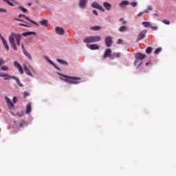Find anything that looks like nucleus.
Segmentation results:
<instances>
[{
    "mask_svg": "<svg viewBox=\"0 0 176 176\" xmlns=\"http://www.w3.org/2000/svg\"><path fill=\"white\" fill-rule=\"evenodd\" d=\"M14 38L16 40L17 45H16V43L14 42ZM8 39H9V42L10 43L11 47H12L14 50L17 51V46H20V41H21V34L12 32L10 35Z\"/></svg>",
    "mask_w": 176,
    "mask_h": 176,
    "instance_id": "obj_1",
    "label": "nucleus"
},
{
    "mask_svg": "<svg viewBox=\"0 0 176 176\" xmlns=\"http://www.w3.org/2000/svg\"><path fill=\"white\" fill-rule=\"evenodd\" d=\"M59 75L60 76V78L62 80L66 82V83H70L72 85H78V83H79V81L78 80H80V78L78 77L68 76L61 74H59Z\"/></svg>",
    "mask_w": 176,
    "mask_h": 176,
    "instance_id": "obj_2",
    "label": "nucleus"
},
{
    "mask_svg": "<svg viewBox=\"0 0 176 176\" xmlns=\"http://www.w3.org/2000/svg\"><path fill=\"white\" fill-rule=\"evenodd\" d=\"M100 41H101V37H100L99 36H89L85 38L83 40V42L85 43H94L96 42H100Z\"/></svg>",
    "mask_w": 176,
    "mask_h": 176,
    "instance_id": "obj_3",
    "label": "nucleus"
},
{
    "mask_svg": "<svg viewBox=\"0 0 176 176\" xmlns=\"http://www.w3.org/2000/svg\"><path fill=\"white\" fill-rule=\"evenodd\" d=\"M5 100L7 103V105H8L9 109H13V108H14V104H16V102H17V98L14 97L12 98V100H10V98L6 96L5 97Z\"/></svg>",
    "mask_w": 176,
    "mask_h": 176,
    "instance_id": "obj_4",
    "label": "nucleus"
},
{
    "mask_svg": "<svg viewBox=\"0 0 176 176\" xmlns=\"http://www.w3.org/2000/svg\"><path fill=\"white\" fill-rule=\"evenodd\" d=\"M145 57H146V56L145 54H143L142 53H138L135 55V62H134V65H137V64H138V63L140 62V60L141 61H142V60H144V58H145Z\"/></svg>",
    "mask_w": 176,
    "mask_h": 176,
    "instance_id": "obj_5",
    "label": "nucleus"
},
{
    "mask_svg": "<svg viewBox=\"0 0 176 176\" xmlns=\"http://www.w3.org/2000/svg\"><path fill=\"white\" fill-rule=\"evenodd\" d=\"M104 43L107 47H111L113 44V38H112V36H106Z\"/></svg>",
    "mask_w": 176,
    "mask_h": 176,
    "instance_id": "obj_6",
    "label": "nucleus"
},
{
    "mask_svg": "<svg viewBox=\"0 0 176 176\" xmlns=\"http://www.w3.org/2000/svg\"><path fill=\"white\" fill-rule=\"evenodd\" d=\"M87 3H89V0H78V7L80 9H86Z\"/></svg>",
    "mask_w": 176,
    "mask_h": 176,
    "instance_id": "obj_7",
    "label": "nucleus"
},
{
    "mask_svg": "<svg viewBox=\"0 0 176 176\" xmlns=\"http://www.w3.org/2000/svg\"><path fill=\"white\" fill-rule=\"evenodd\" d=\"M91 8H94V9H98V10H100V12H105V9L102 6H100L97 1H94L91 5Z\"/></svg>",
    "mask_w": 176,
    "mask_h": 176,
    "instance_id": "obj_8",
    "label": "nucleus"
},
{
    "mask_svg": "<svg viewBox=\"0 0 176 176\" xmlns=\"http://www.w3.org/2000/svg\"><path fill=\"white\" fill-rule=\"evenodd\" d=\"M13 64H14V67L16 68L18 71H19L21 75H23V74H24V70L23 69V67H21V65H20V63H19V62L17 61H14Z\"/></svg>",
    "mask_w": 176,
    "mask_h": 176,
    "instance_id": "obj_9",
    "label": "nucleus"
},
{
    "mask_svg": "<svg viewBox=\"0 0 176 176\" xmlns=\"http://www.w3.org/2000/svg\"><path fill=\"white\" fill-rule=\"evenodd\" d=\"M19 17H23L24 19H25V20H28V21H30V23H32V24H34V25H36L37 27H39V24H38V23L34 21L33 20H32L31 19H30V17L25 16V14H19Z\"/></svg>",
    "mask_w": 176,
    "mask_h": 176,
    "instance_id": "obj_10",
    "label": "nucleus"
},
{
    "mask_svg": "<svg viewBox=\"0 0 176 176\" xmlns=\"http://www.w3.org/2000/svg\"><path fill=\"white\" fill-rule=\"evenodd\" d=\"M146 30H144L139 33V35L136 39L137 42H139V41H142V39H144V37L146 34Z\"/></svg>",
    "mask_w": 176,
    "mask_h": 176,
    "instance_id": "obj_11",
    "label": "nucleus"
},
{
    "mask_svg": "<svg viewBox=\"0 0 176 176\" xmlns=\"http://www.w3.org/2000/svg\"><path fill=\"white\" fill-rule=\"evenodd\" d=\"M111 53H112V50H111L110 48H107L105 52H104V58H107V57H109L110 58H113V56H111Z\"/></svg>",
    "mask_w": 176,
    "mask_h": 176,
    "instance_id": "obj_12",
    "label": "nucleus"
},
{
    "mask_svg": "<svg viewBox=\"0 0 176 176\" xmlns=\"http://www.w3.org/2000/svg\"><path fill=\"white\" fill-rule=\"evenodd\" d=\"M55 31L56 32V34H58V35H64L65 31L64 30V29L63 28H60L58 26H57L55 28Z\"/></svg>",
    "mask_w": 176,
    "mask_h": 176,
    "instance_id": "obj_13",
    "label": "nucleus"
},
{
    "mask_svg": "<svg viewBox=\"0 0 176 176\" xmlns=\"http://www.w3.org/2000/svg\"><path fill=\"white\" fill-rule=\"evenodd\" d=\"M0 38L2 40V42H3L5 49L7 51H9V45H8V42H6V40H5V38H3V36H2V34H0Z\"/></svg>",
    "mask_w": 176,
    "mask_h": 176,
    "instance_id": "obj_14",
    "label": "nucleus"
},
{
    "mask_svg": "<svg viewBox=\"0 0 176 176\" xmlns=\"http://www.w3.org/2000/svg\"><path fill=\"white\" fill-rule=\"evenodd\" d=\"M87 46L90 49V50H98V49H100V47L97 44H87Z\"/></svg>",
    "mask_w": 176,
    "mask_h": 176,
    "instance_id": "obj_15",
    "label": "nucleus"
},
{
    "mask_svg": "<svg viewBox=\"0 0 176 176\" xmlns=\"http://www.w3.org/2000/svg\"><path fill=\"white\" fill-rule=\"evenodd\" d=\"M45 59L47 60V61L51 64L52 65H53L54 67V68H56V69H58V71H61V69H60V67H58L57 65H56V63H54L52 60H50V58H49V57L45 56Z\"/></svg>",
    "mask_w": 176,
    "mask_h": 176,
    "instance_id": "obj_16",
    "label": "nucleus"
},
{
    "mask_svg": "<svg viewBox=\"0 0 176 176\" xmlns=\"http://www.w3.org/2000/svg\"><path fill=\"white\" fill-rule=\"evenodd\" d=\"M103 6L104 9L107 11L111 10V8H112V5L110 3H108L107 1L103 3Z\"/></svg>",
    "mask_w": 176,
    "mask_h": 176,
    "instance_id": "obj_17",
    "label": "nucleus"
},
{
    "mask_svg": "<svg viewBox=\"0 0 176 176\" xmlns=\"http://www.w3.org/2000/svg\"><path fill=\"white\" fill-rule=\"evenodd\" d=\"M13 76H11L9 74H0V78H4V80H9V79H10V78H12Z\"/></svg>",
    "mask_w": 176,
    "mask_h": 176,
    "instance_id": "obj_18",
    "label": "nucleus"
},
{
    "mask_svg": "<svg viewBox=\"0 0 176 176\" xmlns=\"http://www.w3.org/2000/svg\"><path fill=\"white\" fill-rule=\"evenodd\" d=\"M23 68H24V71H25V74H26V75H28V76L32 77V73H31V71H30V70L28 69V68L27 67V66L24 65Z\"/></svg>",
    "mask_w": 176,
    "mask_h": 176,
    "instance_id": "obj_19",
    "label": "nucleus"
},
{
    "mask_svg": "<svg viewBox=\"0 0 176 176\" xmlns=\"http://www.w3.org/2000/svg\"><path fill=\"white\" fill-rule=\"evenodd\" d=\"M36 32H25L22 33L23 36H28L29 35H36Z\"/></svg>",
    "mask_w": 176,
    "mask_h": 176,
    "instance_id": "obj_20",
    "label": "nucleus"
},
{
    "mask_svg": "<svg viewBox=\"0 0 176 176\" xmlns=\"http://www.w3.org/2000/svg\"><path fill=\"white\" fill-rule=\"evenodd\" d=\"M126 5H130V1L124 0L120 3V6L123 8L124 6H126Z\"/></svg>",
    "mask_w": 176,
    "mask_h": 176,
    "instance_id": "obj_21",
    "label": "nucleus"
},
{
    "mask_svg": "<svg viewBox=\"0 0 176 176\" xmlns=\"http://www.w3.org/2000/svg\"><path fill=\"white\" fill-rule=\"evenodd\" d=\"M12 79H14V80H16L17 85H19L20 87H23V83H21V82L20 81V79L17 78V77H16V76H12Z\"/></svg>",
    "mask_w": 176,
    "mask_h": 176,
    "instance_id": "obj_22",
    "label": "nucleus"
},
{
    "mask_svg": "<svg viewBox=\"0 0 176 176\" xmlns=\"http://www.w3.org/2000/svg\"><path fill=\"white\" fill-rule=\"evenodd\" d=\"M142 24L144 27V28H148V27H151V25H152V23L148 21H143Z\"/></svg>",
    "mask_w": 176,
    "mask_h": 176,
    "instance_id": "obj_23",
    "label": "nucleus"
},
{
    "mask_svg": "<svg viewBox=\"0 0 176 176\" xmlns=\"http://www.w3.org/2000/svg\"><path fill=\"white\" fill-rule=\"evenodd\" d=\"M31 103H28L26 106V111H25V113H31Z\"/></svg>",
    "mask_w": 176,
    "mask_h": 176,
    "instance_id": "obj_24",
    "label": "nucleus"
},
{
    "mask_svg": "<svg viewBox=\"0 0 176 176\" xmlns=\"http://www.w3.org/2000/svg\"><path fill=\"white\" fill-rule=\"evenodd\" d=\"M23 53L29 60H32V56H31V54H30L27 50H24Z\"/></svg>",
    "mask_w": 176,
    "mask_h": 176,
    "instance_id": "obj_25",
    "label": "nucleus"
},
{
    "mask_svg": "<svg viewBox=\"0 0 176 176\" xmlns=\"http://www.w3.org/2000/svg\"><path fill=\"white\" fill-rule=\"evenodd\" d=\"M58 63H59V64H61L62 65H68V63L65 60H61V59H56Z\"/></svg>",
    "mask_w": 176,
    "mask_h": 176,
    "instance_id": "obj_26",
    "label": "nucleus"
},
{
    "mask_svg": "<svg viewBox=\"0 0 176 176\" xmlns=\"http://www.w3.org/2000/svg\"><path fill=\"white\" fill-rule=\"evenodd\" d=\"M91 30H93L94 31H100V30H101V26H93L91 28Z\"/></svg>",
    "mask_w": 176,
    "mask_h": 176,
    "instance_id": "obj_27",
    "label": "nucleus"
},
{
    "mask_svg": "<svg viewBox=\"0 0 176 176\" xmlns=\"http://www.w3.org/2000/svg\"><path fill=\"white\" fill-rule=\"evenodd\" d=\"M120 32H124V31H127V27L126 26H121L119 28Z\"/></svg>",
    "mask_w": 176,
    "mask_h": 176,
    "instance_id": "obj_28",
    "label": "nucleus"
},
{
    "mask_svg": "<svg viewBox=\"0 0 176 176\" xmlns=\"http://www.w3.org/2000/svg\"><path fill=\"white\" fill-rule=\"evenodd\" d=\"M3 1L7 3V5H9V6H14V4H13V3L10 2L9 0H3Z\"/></svg>",
    "mask_w": 176,
    "mask_h": 176,
    "instance_id": "obj_29",
    "label": "nucleus"
},
{
    "mask_svg": "<svg viewBox=\"0 0 176 176\" xmlns=\"http://www.w3.org/2000/svg\"><path fill=\"white\" fill-rule=\"evenodd\" d=\"M18 9H19V10H21V12H23V13H26V12H28V10L23 6L18 7Z\"/></svg>",
    "mask_w": 176,
    "mask_h": 176,
    "instance_id": "obj_30",
    "label": "nucleus"
},
{
    "mask_svg": "<svg viewBox=\"0 0 176 176\" xmlns=\"http://www.w3.org/2000/svg\"><path fill=\"white\" fill-rule=\"evenodd\" d=\"M19 25H21V27H27L28 28H31V24L30 23H28V24L19 23Z\"/></svg>",
    "mask_w": 176,
    "mask_h": 176,
    "instance_id": "obj_31",
    "label": "nucleus"
},
{
    "mask_svg": "<svg viewBox=\"0 0 176 176\" xmlns=\"http://www.w3.org/2000/svg\"><path fill=\"white\" fill-rule=\"evenodd\" d=\"M146 53L147 54H151V53H152V47H148L146 49Z\"/></svg>",
    "mask_w": 176,
    "mask_h": 176,
    "instance_id": "obj_32",
    "label": "nucleus"
},
{
    "mask_svg": "<svg viewBox=\"0 0 176 176\" xmlns=\"http://www.w3.org/2000/svg\"><path fill=\"white\" fill-rule=\"evenodd\" d=\"M133 8H135V6H138V2L137 1H133L129 3Z\"/></svg>",
    "mask_w": 176,
    "mask_h": 176,
    "instance_id": "obj_33",
    "label": "nucleus"
},
{
    "mask_svg": "<svg viewBox=\"0 0 176 176\" xmlns=\"http://www.w3.org/2000/svg\"><path fill=\"white\" fill-rule=\"evenodd\" d=\"M0 69L1 71H9V67L7 66H2Z\"/></svg>",
    "mask_w": 176,
    "mask_h": 176,
    "instance_id": "obj_34",
    "label": "nucleus"
},
{
    "mask_svg": "<svg viewBox=\"0 0 176 176\" xmlns=\"http://www.w3.org/2000/svg\"><path fill=\"white\" fill-rule=\"evenodd\" d=\"M162 23H164V24H166V25H170V21L167 19L162 20Z\"/></svg>",
    "mask_w": 176,
    "mask_h": 176,
    "instance_id": "obj_35",
    "label": "nucleus"
},
{
    "mask_svg": "<svg viewBox=\"0 0 176 176\" xmlns=\"http://www.w3.org/2000/svg\"><path fill=\"white\" fill-rule=\"evenodd\" d=\"M160 52H162V48H157L155 50V52H154V53H155V54H159V53H160Z\"/></svg>",
    "mask_w": 176,
    "mask_h": 176,
    "instance_id": "obj_36",
    "label": "nucleus"
},
{
    "mask_svg": "<svg viewBox=\"0 0 176 176\" xmlns=\"http://www.w3.org/2000/svg\"><path fill=\"white\" fill-rule=\"evenodd\" d=\"M5 63H6L5 60L1 57H0V65H3V64Z\"/></svg>",
    "mask_w": 176,
    "mask_h": 176,
    "instance_id": "obj_37",
    "label": "nucleus"
},
{
    "mask_svg": "<svg viewBox=\"0 0 176 176\" xmlns=\"http://www.w3.org/2000/svg\"><path fill=\"white\" fill-rule=\"evenodd\" d=\"M113 56H116L117 58H120L121 54H120V52H117L116 54H113Z\"/></svg>",
    "mask_w": 176,
    "mask_h": 176,
    "instance_id": "obj_38",
    "label": "nucleus"
},
{
    "mask_svg": "<svg viewBox=\"0 0 176 176\" xmlns=\"http://www.w3.org/2000/svg\"><path fill=\"white\" fill-rule=\"evenodd\" d=\"M6 12H8L6 10V9H5V8H0V12H1V13H6Z\"/></svg>",
    "mask_w": 176,
    "mask_h": 176,
    "instance_id": "obj_39",
    "label": "nucleus"
},
{
    "mask_svg": "<svg viewBox=\"0 0 176 176\" xmlns=\"http://www.w3.org/2000/svg\"><path fill=\"white\" fill-rule=\"evenodd\" d=\"M151 30L153 31H157V26H151Z\"/></svg>",
    "mask_w": 176,
    "mask_h": 176,
    "instance_id": "obj_40",
    "label": "nucleus"
},
{
    "mask_svg": "<svg viewBox=\"0 0 176 176\" xmlns=\"http://www.w3.org/2000/svg\"><path fill=\"white\" fill-rule=\"evenodd\" d=\"M14 20H16V21H21L22 23H24V20L20 19L19 18H14Z\"/></svg>",
    "mask_w": 176,
    "mask_h": 176,
    "instance_id": "obj_41",
    "label": "nucleus"
},
{
    "mask_svg": "<svg viewBox=\"0 0 176 176\" xmlns=\"http://www.w3.org/2000/svg\"><path fill=\"white\" fill-rule=\"evenodd\" d=\"M92 13H94L95 14V16H98V12L96 11V10H94L92 11Z\"/></svg>",
    "mask_w": 176,
    "mask_h": 176,
    "instance_id": "obj_42",
    "label": "nucleus"
},
{
    "mask_svg": "<svg viewBox=\"0 0 176 176\" xmlns=\"http://www.w3.org/2000/svg\"><path fill=\"white\" fill-rule=\"evenodd\" d=\"M11 1H12V2H13L16 5H20V3L17 1H16V0H11Z\"/></svg>",
    "mask_w": 176,
    "mask_h": 176,
    "instance_id": "obj_43",
    "label": "nucleus"
},
{
    "mask_svg": "<svg viewBox=\"0 0 176 176\" xmlns=\"http://www.w3.org/2000/svg\"><path fill=\"white\" fill-rule=\"evenodd\" d=\"M39 23H40V24H41V25H45V19H43V20L41 21Z\"/></svg>",
    "mask_w": 176,
    "mask_h": 176,
    "instance_id": "obj_44",
    "label": "nucleus"
},
{
    "mask_svg": "<svg viewBox=\"0 0 176 176\" xmlns=\"http://www.w3.org/2000/svg\"><path fill=\"white\" fill-rule=\"evenodd\" d=\"M117 44H118V45L122 44V39H120V38L118 39V41H117Z\"/></svg>",
    "mask_w": 176,
    "mask_h": 176,
    "instance_id": "obj_45",
    "label": "nucleus"
},
{
    "mask_svg": "<svg viewBox=\"0 0 176 176\" xmlns=\"http://www.w3.org/2000/svg\"><path fill=\"white\" fill-rule=\"evenodd\" d=\"M152 6H147V10H148V11L149 12V10H152Z\"/></svg>",
    "mask_w": 176,
    "mask_h": 176,
    "instance_id": "obj_46",
    "label": "nucleus"
},
{
    "mask_svg": "<svg viewBox=\"0 0 176 176\" xmlns=\"http://www.w3.org/2000/svg\"><path fill=\"white\" fill-rule=\"evenodd\" d=\"M23 126H24V122H21L19 123V127H23Z\"/></svg>",
    "mask_w": 176,
    "mask_h": 176,
    "instance_id": "obj_47",
    "label": "nucleus"
},
{
    "mask_svg": "<svg viewBox=\"0 0 176 176\" xmlns=\"http://www.w3.org/2000/svg\"><path fill=\"white\" fill-rule=\"evenodd\" d=\"M143 14H144V12H139V13L138 14V17L141 16V15Z\"/></svg>",
    "mask_w": 176,
    "mask_h": 176,
    "instance_id": "obj_48",
    "label": "nucleus"
},
{
    "mask_svg": "<svg viewBox=\"0 0 176 176\" xmlns=\"http://www.w3.org/2000/svg\"><path fill=\"white\" fill-rule=\"evenodd\" d=\"M21 47H22V50H23V52H24V50H25V48L24 47V44H21Z\"/></svg>",
    "mask_w": 176,
    "mask_h": 176,
    "instance_id": "obj_49",
    "label": "nucleus"
},
{
    "mask_svg": "<svg viewBox=\"0 0 176 176\" xmlns=\"http://www.w3.org/2000/svg\"><path fill=\"white\" fill-rule=\"evenodd\" d=\"M47 26V20H45V27Z\"/></svg>",
    "mask_w": 176,
    "mask_h": 176,
    "instance_id": "obj_50",
    "label": "nucleus"
},
{
    "mask_svg": "<svg viewBox=\"0 0 176 176\" xmlns=\"http://www.w3.org/2000/svg\"><path fill=\"white\" fill-rule=\"evenodd\" d=\"M28 6H32V3H28Z\"/></svg>",
    "mask_w": 176,
    "mask_h": 176,
    "instance_id": "obj_51",
    "label": "nucleus"
},
{
    "mask_svg": "<svg viewBox=\"0 0 176 176\" xmlns=\"http://www.w3.org/2000/svg\"><path fill=\"white\" fill-rule=\"evenodd\" d=\"M144 13H149V11L146 9L144 10Z\"/></svg>",
    "mask_w": 176,
    "mask_h": 176,
    "instance_id": "obj_52",
    "label": "nucleus"
},
{
    "mask_svg": "<svg viewBox=\"0 0 176 176\" xmlns=\"http://www.w3.org/2000/svg\"><path fill=\"white\" fill-rule=\"evenodd\" d=\"M27 96H28V94L25 93V94H24V97H27Z\"/></svg>",
    "mask_w": 176,
    "mask_h": 176,
    "instance_id": "obj_53",
    "label": "nucleus"
},
{
    "mask_svg": "<svg viewBox=\"0 0 176 176\" xmlns=\"http://www.w3.org/2000/svg\"><path fill=\"white\" fill-rule=\"evenodd\" d=\"M141 65H142V62H140L138 67H141Z\"/></svg>",
    "mask_w": 176,
    "mask_h": 176,
    "instance_id": "obj_54",
    "label": "nucleus"
},
{
    "mask_svg": "<svg viewBox=\"0 0 176 176\" xmlns=\"http://www.w3.org/2000/svg\"><path fill=\"white\" fill-rule=\"evenodd\" d=\"M126 21H124L122 22V24H126Z\"/></svg>",
    "mask_w": 176,
    "mask_h": 176,
    "instance_id": "obj_55",
    "label": "nucleus"
},
{
    "mask_svg": "<svg viewBox=\"0 0 176 176\" xmlns=\"http://www.w3.org/2000/svg\"><path fill=\"white\" fill-rule=\"evenodd\" d=\"M149 64V62L146 63V65H148Z\"/></svg>",
    "mask_w": 176,
    "mask_h": 176,
    "instance_id": "obj_56",
    "label": "nucleus"
},
{
    "mask_svg": "<svg viewBox=\"0 0 176 176\" xmlns=\"http://www.w3.org/2000/svg\"><path fill=\"white\" fill-rule=\"evenodd\" d=\"M122 20H123V19H122V18H120V21H122Z\"/></svg>",
    "mask_w": 176,
    "mask_h": 176,
    "instance_id": "obj_57",
    "label": "nucleus"
},
{
    "mask_svg": "<svg viewBox=\"0 0 176 176\" xmlns=\"http://www.w3.org/2000/svg\"><path fill=\"white\" fill-rule=\"evenodd\" d=\"M29 67H30V69H32V67H31V66H29Z\"/></svg>",
    "mask_w": 176,
    "mask_h": 176,
    "instance_id": "obj_58",
    "label": "nucleus"
}]
</instances>
